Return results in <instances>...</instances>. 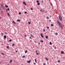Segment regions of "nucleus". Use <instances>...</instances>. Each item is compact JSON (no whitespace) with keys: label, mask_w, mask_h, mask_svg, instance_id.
I'll return each mask as SVG.
<instances>
[{"label":"nucleus","mask_w":65,"mask_h":65,"mask_svg":"<svg viewBox=\"0 0 65 65\" xmlns=\"http://www.w3.org/2000/svg\"><path fill=\"white\" fill-rule=\"evenodd\" d=\"M0 9H1V8L0 7Z\"/></svg>","instance_id":"nucleus-48"},{"label":"nucleus","mask_w":65,"mask_h":65,"mask_svg":"<svg viewBox=\"0 0 65 65\" xmlns=\"http://www.w3.org/2000/svg\"><path fill=\"white\" fill-rule=\"evenodd\" d=\"M11 41H12V40L11 39H10L9 40V42H11Z\"/></svg>","instance_id":"nucleus-20"},{"label":"nucleus","mask_w":65,"mask_h":65,"mask_svg":"<svg viewBox=\"0 0 65 65\" xmlns=\"http://www.w3.org/2000/svg\"><path fill=\"white\" fill-rule=\"evenodd\" d=\"M39 44H40V43H39Z\"/></svg>","instance_id":"nucleus-56"},{"label":"nucleus","mask_w":65,"mask_h":65,"mask_svg":"<svg viewBox=\"0 0 65 65\" xmlns=\"http://www.w3.org/2000/svg\"><path fill=\"white\" fill-rule=\"evenodd\" d=\"M15 52H16V53H17V52H18V51H15Z\"/></svg>","instance_id":"nucleus-45"},{"label":"nucleus","mask_w":65,"mask_h":65,"mask_svg":"<svg viewBox=\"0 0 65 65\" xmlns=\"http://www.w3.org/2000/svg\"><path fill=\"white\" fill-rule=\"evenodd\" d=\"M12 23H13L14 24H15V22H14V21H12Z\"/></svg>","instance_id":"nucleus-15"},{"label":"nucleus","mask_w":65,"mask_h":65,"mask_svg":"<svg viewBox=\"0 0 65 65\" xmlns=\"http://www.w3.org/2000/svg\"><path fill=\"white\" fill-rule=\"evenodd\" d=\"M51 17V16H50V17Z\"/></svg>","instance_id":"nucleus-58"},{"label":"nucleus","mask_w":65,"mask_h":65,"mask_svg":"<svg viewBox=\"0 0 65 65\" xmlns=\"http://www.w3.org/2000/svg\"><path fill=\"white\" fill-rule=\"evenodd\" d=\"M12 60H11L10 61V63H11L12 62Z\"/></svg>","instance_id":"nucleus-17"},{"label":"nucleus","mask_w":65,"mask_h":65,"mask_svg":"<svg viewBox=\"0 0 65 65\" xmlns=\"http://www.w3.org/2000/svg\"><path fill=\"white\" fill-rule=\"evenodd\" d=\"M6 10L7 11V9H6Z\"/></svg>","instance_id":"nucleus-55"},{"label":"nucleus","mask_w":65,"mask_h":65,"mask_svg":"<svg viewBox=\"0 0 65 65\" xmlns=\"http://www.w3.org/2000/svg\"><path fill=\"white\" fill-rule=\"evenodd\" d=\"M1 7H2V8H4V7H5V6L3 4H1Z\"/></svg>","instance_id":"nucleus-4"},{"label":"nucleus","mask_w":65,"mask_h":65,"mask_svg":"<svg viewBox=\"0 0 65 65\" xmlns=\"http://www.w3.org/2000/svg\"><path fill=\"white\" fill-rule=\"evenodd\" d=\"M61 53L62 54H64V52L63 51H61Z\"/></svg>","instance_id":"nucleus-12"},{"label":"nucleus","mask_w":65,"mask_h":65,"mask_svg":"<svg viewBox=\"0 0 65 65\" xmlns=\"http://www.w3.org/2000/svg\"><path fill=\"white\" fill-rule=\"evenodd\" d=\"M50 45H52V43L51 42H50Z\"/></svg>","instance_id":"nucleus-22"},{"label":"nucleus","mask_w":65,"mask_h":65,"mask_svg":"<svg viewBox=\"0 0 65 65\" xmlns=\"http://www.w3.org/2000/svg\"><path fill=\"white\" fill-rule=\"evenodd\" d=\"M47 29H49V28H50V27H48V26H47Z\"/></svg>","instance_id":"nucleus-25"},{"label":"nucleus","mask_w":65,"mask_h":65,"mask_svg":"<svg viewBox=\"0 0 65 65\" xmlns=\"http://www.w3.org/2000/svg\"><path fill=\"white\" fill-rule=\"evenodd\" d=\"M37 51H36V53H37Z\"/></svg>","instance_id":"nucleus-51"},{"label":"nucleus","mask_w":65,"mask_h":65,"mask_svg":"<svg viewBox=\"0 0 65 65\" xmlns=\"http://www.w3.org/2000/svg\"><path fill=\"white\" fill-rule=\"evenodd\" d=\"M31 62V60H29V61H27V63H30V62Z\"/></svg>","instance_id":"nucleus-5"},{"label":"nucleus","mask_w":65,"mask_h":65,"mask_svg":"<svg viewBox=\"0 0 65 65\" xmlns=\"http://www.w3.org/2000/svg\"><path fill=\"white\" fill-rule=\"evenodd\" d=\"M4 39H5L6 38V36L5 35L4 37Z\"/></svg>","instance_id":"nucleus-7"},{"label":"nucleus","mask_w":65,"mask_h":65,"mask_svg":"<svg viewBox=\"0 0 65 65\" xmlns=\"http://www.w3.org/2000/svg\"><path fill=\"white\" fill-rule=\"evenodd\" d=\"M45 38L46 39H48V36H45Z\"/></svg>","instance_id":"nucleus-8"},{"label":"nucleus","mask_w":65,"mask_h":65,"mask_svg":"<svg viewBox=\"0 0 65 65\" xmlns=\"http://www.w3.org/2000/svg\"><path fill=\"white\" fill-rule=\"evenodd\" d=\"M36 54H37V55H39V54L38 53H36Z\"/></svg>","instance_id":"nucleus-36"},{"label":"nucleus","mask_w":65,"mask_h":65,"mask_svg":"<svg viewBox=\"0 0 65 65\" xmlns=\"http://www.w3.org/2000/svg\"><path fill=\"white\" fill-rule=\"evenodd\" d=\"M9 48V46H7V48Z\"/></svg>","instance_id":"nucleus-34"},{"label":"nucleus","mask_w":65,"mask_h":65,"mask_svg":"<svg viewBox=\"0 0 65 65\" xmlns=\"http://www.w3.org/2000/svg\"><path fill=\"white\" fill-rule=\"evenodd\" d=\"M59 19L60 21H62V18L61 17V13L59 14Z\"/></svg>","instance_id":"nucleus-2"},{"label":"nucleus","mask_w":65,"mask_h":65,"mask_svg":"<svg viewBox=\"0 0 65 65\" xmlns=\"http://www.w3.org/2000/svg\"><path fill=\"white\" fill-rule=\"evenodd\" d=\"M28 24L29 25H30V24H31V23L30 22H28Z\"/></svg>","instance_id":"nucleus-29"},{"label":"nucleus","mask_w":65,"mask_h":65,"mask_svg":"<svg viewBox=\"0 0 65 65\" xmlns=\"http://www.w3.org/2000/svg\"><path fill=\"white\" fill-rule=\"evenodd\" d=\"M5 7H7V8H8V6H7V5H5Z\"/></svg>","instance_id":"nucleus-23"},{"label":"nucleus","mask_w":65,"mask_h":65,"mask_svg":"<svg viewBox=\"0 0 65 65\" xmlns=\"http://www.w3.org/2000/svg\"><path fill=\"white\" fill-rule=\"evenodd\" d=\"M27 50H26L25 52V53H27Z\"/></svg>","instance_id":"nucleus-28"},{"label":"nucleus","mask_w":65,"mask_h":65,"mask_svg":"<svg viewBox=\"0 0 65 65\" xmlns=\"http://www.w3.org/2000/svg\"><path fill=\"white\" fill-rule=\"evenodd\" d=\"M22 65H23V64H22Z\"/></svg>","instance_id":"nucleus-59"},{"label":"nucleus","mask_w":65,"mask_h":65,"mask_svg":"<svg viewBox=\"0 0 65 65\" xmlns=\"http://www.w3.org/2000/svg\"><path fill=\"white\" fill-rule=\"evenodd\" d=\"M41 2L42 3H43V1H42Z\"/></svg>","instance_id":"nucleus-46"},{"label":"nucleus","mask_w":65,"mask_h":65,"mask_svg":"<svg viewBox=\"0 0 65 65\" xmlns=\"http://www.w3.org/2000/svg\"><path fill=\"white\" fill-rule=\"evenodd\" d=\"M55 35H58V33L56 32V33H55Z\"/></svg>","instance_id":"nucleus-21"},{"label":"nucleus","mask_w":65,"mask_h":65,"mask_svg":"<svg viewBox=\"0 0 65 65\" xmlns=\"http://www.w3.org/2000/svg\"><path fill=\"white\" fill-rule=\"evenodd\" d=\"M19 14H21V13L20 12H19Z\"/></svg>","instance_id":"nucleus-39"},{"label":"nucleus","mask_w":65,"mask_h":65,"mask_svg":"<svg viewBox=\"0 0 65 65\" xmlns=\"http://www.w3.org/2000/svg\"><path fill=\"white\" fill-rule=\"evenodd\" d=\"M1 13H2V15H3L4 14L3 11H1Z\"/></svg>","instance_id":"nucleus-9"},{"label":"nucleus","mask_w":65,"mask_h":65,"mask_svg":"<svg viewBox=\"0 0 65 65\" xmlns=\"http://www.w3.org/2000/svg\"><path fill=\"white\" fill-rule=\"evenodd\" d=\"M23 3L25 5H26V4L25 2H23Z\"/></svg>","instance_id":"nucleus-10"},{"label":"nucleus","mask_w":65,"mask_h":65,"mask_svg":"<svg viewBox=\"0 0 65 65\" xmlns=\"http://www.w3.org/2000/svg\"><path fill=\"white\" fill-rule=\"evenodd\" d=\"M25 14H26V13H27V12H25Z\"/></svg>","instance_id":"nucleus-40"},{"label":"nucleus","mask_w":65,"mask_h":65,"mask_svg":"<svg viewBox=\"0 0 65 65\" xmlns=\"http://www.w3.org/2000/svg\"><path fill=\"white\" fill-rule=\"evenodd\" d=\"M41 36L42 38H43V34H42V33L41 34Z\"/></svg>","instance_id":"nucleus-6"},{"label":"nucleus","mask_w":65,"mask_h":65,"mask_svg":"<svg viewBox=\"0 0 65 65\" xmlns=\"http://www.w3.org/2000/svg\"><path fill=\"white\" fill-rule=\"evenodd\" d=\"M1 54H2V55H4V54L3 53H1Z\"/></svg>","instance_id":"nucleus-41"},{"label":"nucleus","mask_w":65,"mask_h":65,"mask_svg":"<svg viewBox=\"0 0 65 65\" xmlns=\"http://www.w3.org/2000/svg\"><path fill=\"white\" fill-rule=\"evenodd\" d=\"M40 11L41 12H44V10L42 9L40 10Z\"/></svg>","instance_id":"nucleus-3"},{"label":"nucleus","mask_w":65,"mask_h":65,"mask_svg":"<svg viewBox=\"0 0 65 65\" xmlns=\"http://www.w3.org/2000/svg\"><path fill=\"white\" fill-rule=\"evenodd\" d=\"M37 5H40V3H38V4H37Z\"/></svg>","instance_id":"nucleus-27"},{"label":"nucleus","mask_w":65,"mask_h":65,"mask_svg":"<svg viewBox=\"0 0 65 65\" xmlns=\"http://www.w3.org/2000/svg\"><path fill=\"white\" fill-rule=\"evenodd\" d=\"M0 19H1V17H0Z\"/></svg>","instance_id":"nucleus-57"},{"label":"nucleus","mask_w":65,"mask_h":65,"mask_svg":"<svg viewBox=\"0 0 65 65\" xmlns=\"http://www.w3.org/2000/svg\"><path fill=\"white\" fill-rule=\"evenodd\" d=\"M24 36H25V37H26V35H24Z\"/></svg>","instance_id":"nucleus-50"},{"label":"nucleus","mask_w":65,"mask_h":65,"mask_svg":"<svg viewBox=\"0 0 65 65\" xmlns=\"http://www.w3.org/2000/svg\"><path fill=\"white\" fill-rule=\"evenodd\" d=\"M35 62H36V63H37V61H36V59H35Z\"/></svg>","instance_id":"nucleus-30"},{"label":"nucleus","mask_w":65,"mask_h":65,"mask_svg":"<svg viewBox=\"0 0 65 65\" xmlns=\"http://www.w3.org/2000/svg\"><path fill=\"white\" fill-rule=\"evenodd\" d=\"M51 26L52 27H53L54 26V25L53 24H51Z\"/></svg>","instance_id":"nucleus-16"},{"label":"nucleus","mask_w":65,"mask_h":65,"mask_svg":"<svg viewBox=\"0 0 65 65\" xmlns=\"http://www.w3.org/2000/svg\"><path fill=\"white\" fill-rule=\"evenodd\" d=\"M1 34H2V35H3V34H2V33H1Z\"/></svg>","instance_id":"nucleus-52"},{"label":"nucleus","mask_w":65,"mask_h":65,"mask_svg":"<svg viewBox=\"0 0 65 65\" xmlns=\"http://www.w3.org/2000/svg\"><path fill=\"white\" fill-rule=\"evenodd\" d=\"M29 38H30V39H31V37H30Z\"/></svg>","instance_id":"nucleus-49"},{"label":"nucleus","mask_w":65,"mask_h":65,"mask_svg":"<svg viewBox=\"0 0 65 65\" xmlns=\"http://www.w3.org/2000/svg\"><path fill=\"white\" fill-rule=\"evenodd\" d=\"M40 42H43V41L42 40H40Z\"/></svg>","instance_id":"nucleus-33"},{"label":"nucleus","mask_w":65,"mask_h":65,"mask_svg":"<svg viewBox=\"0 0 65 65\" xmlns=\"http://www.w3.org/2000/svg\"><path fill=\"white\" fill-rule=\"evenodd\" d=\"M43 64V65H45V63H44V64Z\"/></svg>","instance_id":"nucleus-47"},{"label":"nucleus","mask_w":65,"mask_h":65,"mask_svg":"<svg viewBox=\"0 0 65 65\" xmlns=\"http://www.w3.org/2000/svg\"><path fill=\"white\" fill-rule=\"evenodd\" d=\"M54 48L55 49H56L57 48V47H55Z\"/></svg>","instance_id":"nucleus-42"},{"label":"nucleus","mask_w":65,"mask_h":65,"mask_svg":"<svg viewBox=\"0 0 65 65\" xmlns=\"http://www.w3.org/2000/svg\"><path fill=\"white\" fill-rule=\"evenodd\" d=\"M7 9L8 10V11H9L10 10H9V8H8Z\"/></svg>","instance_id":"nucleus-38"},{"label":"nucleus","mask_w":65,"mask_h":65,"mask_svg":"<svg viewBox=\"0 0 65 65\" xmlns=\"http://www.w3.org/2000/svg\"><path fill=\"white\" fill-rule=\"evenodd\" d=\"M17 21H18V22H20V21H21V20H17Z\"/></svg>","instance_id":"nucleus-18"},{"label":"nucleus","mask_w":65,"mask_h":65,"mask_svg":"<svg viewBox=\"0 0 65 65\" xmlns=\"http://www.w3.org/2000/svg\"><path fill=\"white\" fill-rule=\"evenodd\" d=\"M14 44H12V46H14Z\"/></svg>","instance_id":"nucleus-43"},{"label":"nucleus","mask_w":65,"mask_h":65,"mask_svg":"<svg viewBox=\"0 0 65 65\" xmlns=\"http://www.w3.org/2000/svg\"><path fill=\"white\" fill-rule=\"evenodd\" d=\"M49 21H50V22H51V20H49Z\"/></svg>","instance_id":"nucleus-53"},{"label":"nucleus","mask_w":65,"mask_h":65,"mask_svg":"<svg viewBox=\"0 0 65 65\" xmlns=\"http://www.w3.org/2000/svg\"><path fill=\"white\" fill-rule=\"evenodd\" d=\"M36 2L37 3H39V1H36Z\"/></svg>","instance_id":"nucleus-24"},{"label":"nucleus","mask_w":65,"mask_h":65,"mask_svg":"<svg viewBox=\"0 0 65 65\" xmlns=\"http://www.w3.org/2000/svg\"><path fill=\"white\" fill-rule=\"evenodd\" d=\"M57 23L59 24V27L60 28H61L62 29H63V27H62V24L59 22L58 21H57Z\"/></svg>","instance_id":"nucleus-1"},{"label":"nucleus","mask_w":65,"mask_h":65,"mask_svg":"<svg viewBox=\"0 0 65 65\" xmlns=\"http://www.w3.org/2000/svg\"><path fill=\"white\" fill-rule=\"evenodd\" d=\"M50 4L52 6H53V4H52V3H51Z\"/></svg>","instance_id":"nucleus-37"},{"label":"nucleus","mask_w":65,"mask_h":65,"mask_svg":"<svg viewBox=\"0 0 65 65\" xmlns=\"http://www.w3.org/2000/svg\"><path fill=\"white\" fill-rule=\"evenodd\" d=\"M47 19H49V17H46Z\"/></svg>","instance_id":"nucleus-31"},{"label":"nucleus","mask_w":65,"mask_h":65,"mask_svg":"<svg viewBox=\"0 0 65 65\" xmlns=\"http://www.w3.org/2000/svg\"><path fill=\"white\" fill-rule=\"evenodd\" d=\"M22 58H24L25 57V56H22Z\"/></svg>","instance_id":"nucleus-26"},{"label":"nucleus","mask_w":65,"mask_h":65,"mask_svg":"<svg viewBox=\"0 0 65 65\" xmlns=\"http://www.w3.org/2000/svg\"><path fill=\"white\" fill-rule=\"evenodd\" d=\"M45 59L46 60V61H48V58H46V57H45Z\"/></svg>","instance_id":"nucleus-13"},{"label":"nucleus","mask_w":65,"mask_h":65,"mask_svg":"<svg viewBox=\"0 0 65 65\" xmlns=\"http://www.w3.org/2000/svg\"><path fill=\"white\" fill-rule=\"evenodd\" d=\"M7 14H8V17H10V14H9V13H7Z\"/></svg>","instance_id":"nucleus-14"},{"label":"nucleus","mask_w":65,"mask_h":65,"mask_svg":"<svg viewBox=\"0 0 65 65\" xmlns=\"http://www.w3.org/2000/svg\"><path fill=\"white\" fill-rule=\"evenodd\" d=\"M43 32H45V29H43Z\"/></svg>","instance_id":"nucleus-19"},{"label":"nucleus","mask_w":65,"mask_h":65,"mask_svg":"<svg viewBox=\"0 0 65 65\" xmlns=\"http://www.w3.org/2000/svg\"><path fill=\"white\" fill-rule=\"evenodd\" d=\"M5 34H7V32L5 33Z\"/></svg>","instance_id":"nucleus-54"},{"label":"nucleus","mask_w":65,"mask_h":65,"mask_svg":"<svg viewBox=\"0 0 65 65\" xmlns=\"http://www.w3.org/2000/svg\"><path fill=\"white\" fill-rule=\"evenodd\" d=\"M58 63H59V62H60V60H58Z\"/></svg>","instance_id":"nucleus-32"},{"label":"nucleus","mask_w":65,"mask_h":65,"mask_svg":"<svg viewBox=\"0 0 65 65\" xmlns=\"http://www.w3.org/2000/svg\"><path fill=\"white\" fill-rule=\"evenodd\" d=\"M30 36L32 37H34V36H33V35H32L31 34L30 35Z\"/></svg>","instance_id":"nucleus-11"},{"label":"nucleus","mask_w":65,"mask_h":65,"mask_svg":"<svg viewBox=\"0 0 65 65\" xmlns=\"http://www.w3.org/2000/svg\"><path fill=\"white\" fill-rule=\"evenodd\" d=\"M31 10H33V9L32 8H31Z\"/></svg>","instance_id":"nucleus-35"},{"label":"nucleus","mask_w":65,"mask_h":65,"mask_svg":"<svg viewBox=\"0 0 65 65\" xmlns=\"http://www.w3.org/2000/svg\"><path fill=\"white\" fill-rule=\"evenodd\" d=\"M34 65H35V64H36V63H34Z\"/></svg>","instance_id":"nucleus-44"}]
</instances>
